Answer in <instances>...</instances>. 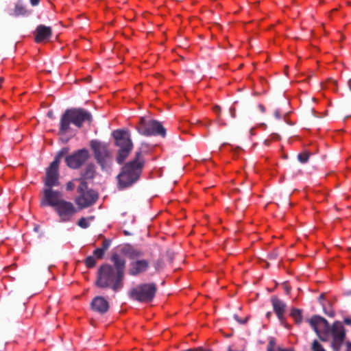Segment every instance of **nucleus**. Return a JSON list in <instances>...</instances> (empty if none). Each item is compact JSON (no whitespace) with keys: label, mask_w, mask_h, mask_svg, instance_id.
<instances>
[{"label":"nucleus","mask_w":351,"mask_h":351,"mask_svg":"<svg viewBox=\"0 0 351 351\" xmlns=\"http://www.w3.org/2000/svg\"><path fill=\"white\" fill-rule=\"evenodd\" d=\"M228 351H232V350H231L230 349H229V350H228Z\"/></svg>","instance_id":"obj_39"},{"label":"nucleus","mask_w":351,"mask_h":351,"mask_svg":"<svg viewBox=\"0 0 351 351\" xmlns=\"http://www.w3.org/2000/svg\"><path fill=\"white\" fill-rule=\"evenodd\" d=\"M88 156V150L82 149L67 156L65 158V162L69 167L78 169L86 161Z\"/></svg>","instance_id":"obj_12"},{"label":"nucleus","mask_w":351,"mask_h":351,"mask_svg":"<svg viewBox=\"0 0 351 351\" xmlns=\"http://www.w3.org/2000/svg\"><path fill=\"white\" fill-rule=\"evenodd\" d=\"M269 137L272 142H277L280 140V135L276 133L271 134Z\"/></svg>","instance_id":"obj_31"},{"label":"nucleus","mask_w":351,"mask_h":351,"mask_svg":"<svg viewBox=\"0 0 351 351\" xmlns=\"http://www.w3.org/2000/svg\"><path fill=\"white\" fill-rule=\"evenodd\" d=\"M61 197L62 194L58 191L53 190L51 188L44 189L40 204L42 206H51L54 209L63 200Z\"/></svg>","instance_id":"obj_11"},{"label":"nucleus","mask_w":351,"mask_h":351,"mask_svg":"<svg viewBox=\"0 0 351 351\" xmlns=\"http://www.w3.org/2000/svg\"><path fill=\"white\" fill-rule=\"evenodd\" d=\"M281 325H282L285 328H286L288 330H290L291 326L289 325L287 322L285 316L282 317V319H278Z\"/></svg>","instance_id":"obj_29"},{"label":"nucleus","mask_w":351,"mask_h":351,"mask_svg":"<svg viewBox=\"0 0 351 351\" xmlns=\"http://www.w3.org/2000/svg\"><path fill=\"white\" fill-rule=\"evenodd\" d=\"M275 344H276V343H275L274 339H270L268 343V345H267V351H274Z\"/></svg>","instance_id":"obj_28"},{"label":"nucleus","mask_w":351,"mask_h":351,"mask_svg":"<svg viewBox=\"0 0 351 351\" xmlns=\"http://www.w3.org/2000/svg\"><path fill=\"white\" fill-rule=\"evenodd\" d=\"M93 216H90L88 218L82 217L79 219L77 225L82 228H87L90 226V221L94 219Z\"/></svg>","instance_id":"obj_22"},{"label":"nucleus","mask_w":351,"mask_h":351,"mask_svg":"<svg viewBox=\"0 0 351 351\" xmlns=\"http://www.w3.org/2000/svg\"><path fill=\"white\" fill-rule=\"evenodd\" d=\"M271 302L276 316L278 319H282V317L285 316L287 308L286 304L282 300L278 299L277 297L271 298Z\"/></svg>","instance_id":"obj_17"},{"label":"nucleus","mask_w":351,"mask_h":351,"mask_svg":"<svg viewBox=\"0 0 351 351\" xmlns=\"http://www.w3.org/2000/svg\"><path fill=\"white\" fill-rule=\"evenodd\" d=\"M144 158L141 152H136L135 158L127 162L117 176L118 186L121 189L132 186L140 178L144 166Z\"/></svg>","instance_id":"obj_1"},{"label":"nucleus","mask_w":351,"mask_h":351,"mask_svg":"<svg viewBox=\"0 0 351 351\" xmlns=\"http://www.w3.org/2000/svg\"><path fill=\"white\" fill-rule=\"evenodd\" d=\"M272 143V141H271V139L269 138V137H268L267 139L265 140L264 141V144L266 145V146H269L271 145V143Z\"/></svg>","instance_id":"obj_36"},{"label":"nucleus","mask_w":351,"mask_h":351,"mask_svg":"<svg viewBox=\"0 0 351 351\" xmlns=\"http://www.w3.org/2000/svg\"><path fill=\"white\" fill-rule=\"evenodd\" d=\"M90 147L94 152L95 158L98 163L104 167L109 156L106 145L97 141H92L90 142Z\"/></svg>","instance_id":"obj_13"},{"label":"nucleus","mask_w":351,"mask_h":351,"mask_svg":"<svg viewBox=\"0 0 351 351\" xmlns=\"http://www.w3.org/2000/svg\"><path fill=\"white\" fill-rule=\"evenodd\" d=\"M310 157V153L308 152H304L298 154V158L300 162L302 163H306L308 162Z\"/></svg>","instance_id":"obj_23"},{"label":"nucleus","mask_w":351,"mask_h":351,"mask_svg":"<svg viewBox=\"0 0 351 351\" xmlns=\"http://www.w3.org/2000/svg\"><path fill=\"white\" fill-rule=\"evenodd\" d=\"M290 316L293 319L296 324H300L302 323V315L301 310L296 308H291L290 312Z\"/></svg>","instance_id":"obj_20"},{"label":"nucleus","mask_w":351,"mask_h":351,"mask_svg":"<svg viewBox=\"0 0 351 351\" xmlns=\"http://www.w3.org/2000/svg\"><path fill=\"white\" fill-rule=\"evenodd\" d=\"M96 264V261L93 256H88L85 259V265L88 268L93 267Z\"/></svg>","instance_id":"obj_24"},{"label":"nucleus","mask_w":351,"mask_h":351,"mask_svg":"<svg viewBox=\"0 0 351 351\" xmlns=\"http://www.w3.org/2000/svg\"><path fill=\"white\" fill-rule=\"evenodd\" d=\"M138 132L144 136H165V130L158 121L141 117L136 126Z\"/></svg>","instance_id":"obj_8"},{"label":"nucleus","mask_w":351,"mask_h":351,"mask_svg":"<svg viewBox=\"0 0 351 351\" xmlns=\"http://www.w3.org/2000/svg\"><path fill=\"white\" fill-rule=\"evenodd\" d=\"M91 120V114L85 109H67L60 118L59 133L60 134H66L71 129V123H73L77 128H81L84 123H90Z\"/></svg>","instance_id":"obj_2"},{"label":"nucleus","mask_w":351,"mask_h":351,"mask_svg":"<svg viewBox=\"0 0 351 351\" xmlns=\"http://www.w3.org/2000/svg\"><path fill=\"white\" fill-rule=\"evenodd\" d=\"M213 112H214L215 114H219V112H220V111H221L220 107H219V106H214V107H213Z\"/></svg>","instance_id":"obj_33"},{"label":"nucleus","mask_w":351,"mask_h":351,"mask_svg":"<svg viewBox=\"0 0 351 351\" xmlns=\"http://www.w3.org/2000/svg\"><path fill=\"white\" fill-rule=\"evenodd\" d=\"M91 307L94 311L104 313L108 309V302L103 297L97 296L93 300Z\"/></svg>","instance_id":"obj_18"},{"label":"nucleus","mask_w":351,"mask_h":351,"mask_svg":"<svg viewBox=\"0 0 351 351\" xmlns=\"http://www.w3.org/2000/svg\"><path fill=\"white\" fill-rule=\"evenodd\" d=\"M104 250H102L101 247L100 248H97L96 250H94L93 252V254L94 256L97 258H101L104 254Z\"/></svg>","instance_id":"obj_27"},{"label":"nucleus","mask_w":351,"mask_h":351,"mask_svg":"<svg viewBox=\"0 0 351 351\" xmlns=\"http://www.w3.org/2000/svg\"><path fill=\"white\" fill-rule=\"evenodd\" d=\"M110 245V241L108 239H104L102 242V247H101L105 252L108 249Z\"/></svg>","instance_id":"obj_30"},{"label":"nucleus","mask_w":351,"mask_h":351,"mask_svg":"<svg viewBox=\"0 0 351 351\" xmlns=\"http://www.w3.org/2000/svg\"><path fill=\"white\" fill-rule=\"evenodd\" d=\"M54 210L60 217V221L68 222L71 221L77 212V208L72 202L63 199L54 208Z\"/></svg>","instance_id":"obj_10"},{"label":"nucleus","mask_w":351,"mask_h":351,"mask_svg":"<svg viewBox=\"0 0 351 351\" xmlns=\"http://www.w3.org/2000/svg\"><path fill=\"white\" fill-rule=\"evenodd\" d=\"M156 287L154 283L138 285L130 289L129 296L131 299L142 302H151L155 296Z\"/></svg>","instance_id":"obj_7"},{"label":"nucleus","mask_w":351,"mask_h":351,"mask_svg":"<svg viewBox=\"0 0 351 351\" xmlns=\"http://www.w3.org/2000/svg\"><path fill=\"white\" fill-rule=\"evenodd\" d=\"M40 0H30V3L32 6L38 5Z\"/></svg>","instance_id":"obj_34"},{"label":"nucleus","mask_w":351,"mask_h":351,"mask_svg":"<svg viewBox=\"0 0 351 351\" xmlns=\"http://www.w3.org/2000/svg\"><path fill=\"white\" fill-rule=\"evenodd\" d=\"M80 178L78 179H75L72 181H69L66 183V189L67 191H71L74 189L75 186V182H80Z\"/></svg>","instance_id":"obj_25"},{"label":"nucleus","mask_w":351,"mask_h":351,"mask_svg":"<svg viewBox=\"0 0 351 351\" xmlns=\"http://www.w3.org/2000/svg\"><path fill=\"white\" fill-rule=\"evenodd\" d=\"M345 323L349 324L351 323V320L350 319H345Z\"/></svg>","instance_id":"obj_37"},{"label":"nucleus","mask_w":351,"mask_h":351,"mask_svg":"<svg viewBox=\"0 0 351 351\" xmlns=\"http://www.w3.org/2000/svg\"><path fill=\"white\" fill-rule=\"evenodd\" d=\"M317 317H313L310 319V324L311 326L315 329L316 322H317Z\"/></svg>","instance_id":"obj_32"},{"label":"nucleus","mask_w":351,"mask_h":351,"mask_svg":"<svg viewBox=\"0 0 351 351\" xmlns=\"http://www.w3.org/2000/svg\"><path fill=\"white\" fill-rule=\"evenodd\" d=\"M112 134L116 145L119 147L117 160L119 164H121L126 159L133 147L130 134L128 130H117L114 131Z\"/></svg>","instance_id":"obj_5"},{"label":"nucleus","mask_w":351,"mask_h":351,"mask_svg":"<svg viewBox=\"0 0 351 351\" xmlns=\"http://www.w3.org/2000/svg\"><path fill=\"white\" fill-rule=\"evenodd\" d=\"M77 188V195L75 199L76 204L81 208H85L94 204L98 199V194L93 189H89L88 184L83 179H80Z\"/></svg>","instance_id":"obj_6"},{"label":"nucleus","mask_w":351,"mask_h":351,"mask_svg":"<svg viewBox=\"0 0 351 351\" xmlns=\"http://www.w3.org/2000/svg\"><path fill=\"white\" fill-rule=\"evenodd\" d=\"M34 34L36 43H45L50 39L52 35V30L50 27L39 25L34 31Z\"/></svg>","instance_id":"obj_15"},{"label":"nucleus","mask_w":351,"mask_h":351,"mask_svg":"<svg viewBox=\"0 0 351 351\" xmlns=\"http://www.w3.org/2000/svg\"><path fill=\"white\" fill-rule=\"evenodd\" d=\"M312 349L313 351H325L322 346L316 340L313 343Z\"/></svg>","instance_id":"obj_26"},{"label":"nucleus","mask_w":351,"mask_h":351,"mask_svg":"<svg viewBox=\"0 0 351 351\" xmlns=\"http://www.w3.org/2000/svg\"><path fill=\"white\" fill-rule=\"evenodd\" d=\"M95 173V168L93 165H88L86 167L84 172L82 173V177L80 179H83L86 181V179L93 178Z\"/></svg>","instance_id":"obj_19"},{"label":"nucleus","mask_w":351,"mask_h":351,"mask_svg":"<svg viewBox=\"0 0 351 351\" xmlns=\"http://www.w3.org/2000/svg\"><path fill=\"white\" fill-rule=\"evenodd\" d=\"M120 252L132 261L128 269V274L130 276H138L148 269L149 262L146 259H141L143 253L140 249L131 245H125L121 247Z\"/></svg>","instance_id":"obj_4"},{"label":"nucleus","mask_w":351,"mask_h":351,"mask_svg":"<svg viewBox=\"0 0 351 351\" xmlns=\"http://www.w3.org/2000/svg\"><path fill=\"white\" fill-rule=\"evenodd\" d=\"M331 333L332 336V346L335 351L339 350L345 338V330L340 323H335L332 327Z\"/></svg>","instance_id":"obj_14"},{"label":"nucleus","mask_w":351,"mask_h":351,"mask_svg":"<svg viewBox=\"0 0 351 351\" xmlns=\"http://www.w3.org/2000/svg\"><path fill=\"white\" fill-rule=\"evenodd\" d=\"M61 156V154L56 156L54 160L46 170L44 182L45 186H47V188L58 186L60 184L58 168Z\"/></svg>","instance_id":"obj_9"},{"label":"nucleus","mask_w":351,"mask_h":351,"mask_svg":"<svg viewBox=\"0 0 351 351\" xmlns=\"http://www.w3.org/2000/svg\"><path fill=\"white\" fill-rule=\"evenodd\" d=\"M250 134H251V135H254V129H252H252L250 130Z\"/></svg>","instance_id":"obj_38"},{"label":"nucleus","mask_w":351,"mask_h":351,"mask_svg":"<svg viewBox=\"0 0 351 351\" xmlns=\"http://www.w3.org/2000/svg\"><path fill=\"white\" fill-rule=\"evenodd\" d=\"M123 278L112 265L104 264L98 270L96 285L101 288L110 287L117 291L123 286Z\"/></svg>","instance_id":"obj_3"},{"label":"nucleus","mask_w":351,"mask_h":351,"mask_svg":"<svg viewBox=\"0 0 351 351\" xmlns=\"http://www.w3.org/2000/svg\"><path fill=\"white\" fill-rule=\"evenodd\" d=\"M350 293H351V290H350Z\"/></svg>","instance_id":"obj_40"},{"label":"nucleus","mask_w":351,"mask_h":351,"mask_svg":"<svg viewBox=\"0 0 351 351\" xmlns=\"http://www.w3.org/2000/svg\"><path fill=\"white\" fill-rule=\"evenodd\" d=\"M186 351H210L209 350H207V349H203L202 348H196V349H194V350H186Z\"/></svg>","instance_id":"obj_35"},{"label":"nucleus","mask_w":351,"mask_h":351,"mask_svg":"<svg viewBox=\"0 0 351 351\" xmlns=\"http://www.w3.org/2000/svg\"><path fill=\"white\" fill-rule=\"evenodd\" d=\"M29 12L27 10V9L20 3H17L15 6L14 9V14L16 16H26L28 15Z\"/></svg>","instance_id":"obj_21"},{"label":"nucleus","mask_w":351,"mask_h":351,"mask_svg":"<svg viewBox=\"0 0 351 351\" xmlns=\"http://www.w3.org/2000/svg\"><path fill=\"white\" fill-rule=\"evenodd\" d=\"M123 254L121 252V254H118L114 252L111 256V262L113 263V268L114 270L119 273V275H121L124 277L125 269V259L123 257Z\"/></svg>","instance_id":"obj_16"}]
</instances>
